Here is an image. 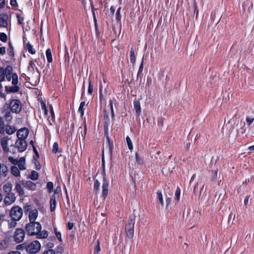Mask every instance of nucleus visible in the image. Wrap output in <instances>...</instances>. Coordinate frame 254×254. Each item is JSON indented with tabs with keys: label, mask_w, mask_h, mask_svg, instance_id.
Listing matches in <instances>:
<instances>
[{
	"label": "nucleus",
	"mask_w": 254,
	"mask_h": 254,
	"mask_svg": "<svg viewBox=\"0 0 254 254\" xmlns=\"http://www.w3.org/2000/svg\"><path fill=\"white\" fill-rule=\"evenodd\" d=\"M41 225L37 222H30L25 227L26 232L30 235H37V237L40 239L47 238L48 233L46 231H41Z\"/></svg>",
	"instance_id": "f257e3e1"
},
{
	"label": "nucleus",
	"mask_w": 254,
	"mask_h": 254,
	"mask_svg": "<svg viewBox=\"0 0 254 254\" xmlns=\"http://www.w3.org/2000/svg\"><path fill=\"white\" fill-rule=\"evenodd\" d=\"M25 250L29 254H35L38 252L41 249V245L37 241H34L30 243H23L17 246V249Z\"/></svg>",
	"instance_id": "f03ea898"
},
{
	"label": "nucleus",
	"mask_w": 254,
	"mask_h": 254,
	"mask_svg": "<svg viewBox=\"0 0 254 254\" xmlns=\"http://www.w3.org/2000/svg\"><path fill=\"white\" fill-rule=\"evenodd\" d=\"M135 221V216L129 217L126 226V231L128 238H131L133 236L134 227Z\"/></svg>",
	"instance_id": "7ed1b4c3"
},
{
	"label": "nucleus",
	"mask_w": 254,
	"mask_h": 254,
	"mask_svg": "<svg viewBox=\"0 0 254 254\" xmlns=\"http://www.w3.org/2000/svg\"><path fill=\"white\" fill-rule=\"evenodd\" d=\"M10 217L15 220H19L23 215V210L18 206H13L10 210Z\"/></svg>",
	"instance_id": "20e7f679"
},
{
	"label": "nucleus",
	"mask_w": 254,
	"mask_h": 254,
	"mask_svg": "<svg viewBox=\"0 0 254 254\" xmlns=\"http://www.w3.org/2000/svg\"><path fill=\"white\" fill-rule=\"evenodd\" d=\"M9 107L13 113H19L21 110V103L18 100H12L9 104Z\"/></svg>",
	"instance_id": "39448f33"
},
{
	"label": "nucleus",
	"mask_w": 254,
	"mask_h": 254,
	"mask_svg": "<svg viewBox=\"0 0 254 254\" xmlns=\"http://www.w3.org/2000/svg\"><path fill=\"white\" fill-rule=\"evenodd\" d=\"M25 238V232L23 229L17 228L14 233V239L17 243L22 242Z\"/></svg>",
	"instance_id": "423d86ee"
},
{
	"label": "nucleus",
	"mask_w": 254,
	"mask_h": 254,
	"mask_svg": "<svg viewBox=\"0 0 254 254\" xmlns=\"http://www.w3.org/2000/svg\"><path fill=\"white\" fill-rule=\"evenodd\" d=\"M15 146L19 152H22L26 149L27 143L24 139H17L15 142Z\"/></svg>",
	"instance_id": "0eeeda50"
},
{
	"label": "nucleus",
	"mask_w": 254,
	"mask_h": 254,
	"mask_svg": "<svg viewBox=\"0 0 254 254\" xmlns=\"http://www.w3.org/2000/svg\"><path fill=\"white\" fill-rule=\"evenodd\" d=\"M109 181L106 176L103 177V181L102 184V197L105 199L108 193Z\"/></svg>",
	"instance_id": "6e6552de"
},
{
	"label": "nucleus",
	"mask_w": 254,
	"mask_h": 254,
	"mask_svg": "<svg viewBox=\"0 0 254 254\" xmlns=\"http://www.w3.org/2000/svg\"><path fill=\"white\" fill-rule=\"evenodd\" d=\"M23 184V181L18 180L15 182V188L16 192L18 194L19 196H22L24 194V190L22 188Z\"/></svg>",
	"instance_id": "1a4fd4ad"
},
{
	"label": "nucleus",
	"mask_w": 254,
	"mask_h": 254,
	"mask_svg": "<svg viewBox=\"0 0 254 254\" xmlns=\"http://www.w3.org/2000/svg\"><path fill=\"white\" fill-rule=\"evenodd\" d=\"M16 199V197L14 193L7 194L4 197V202L6 205H10L12 204Z\"/></svg>",
	"instance_id": "9d476101"
},
{
	"label": "nucleus",
	"mask_w": 254,
	"mask_h": 254,
	"mask_svg": "<svg viewBox=\"0 0 254 254\" xmlns=\"http://www.w3.org/2000/svg\"><path fill=\"white\" fill-rule=\"evenodd\" d=\"M29 133L28 130L26 128H23L19 129L17 132V136L18 139H24L27 138Z\"/></svg>",
	"instance_id": "9b49d317"
},
{
	"label": "nucleus",
	"mask_w": 254,
	"mask_h": 254,
	"mask_svg": "<svg viewBox=\"0 0 254 254\" xmlns=\"http://www.w3.org/2000/svg\"><path fill=\"white\" fill-rule=\"evenodd\" d=\"M5 90L7 93H16L19 91V85H13L12 86H5Z\"/></svg>",
	"instance_id": "f8f14e48"
},
{
	"label": "nucleus",
	"mask_w": 254,
	"mask_h": 254,
	"mask_svg": "<svg viewBox=\"0 0 254 254\" xmlns=\"http://www.w3.org/2000/svg\"><path fill=\"white\" fill-rule=\"evenodd\" d=\"M38 215V212L37 209H33L31 210L29 214V220L30 222H35Z\"/></svg>",
	"instance_id": "ddd939ff"
},
{
	"label": "nucleus",
	"mask_w": 254,
	"mask_h": 254,
	"mask_svg": "<svg viewBox=\"0 0 254 254\" xmlns=\"http://www.w3.org/2000/svg\"><path fill=\"white\" fill-rule=\"evenodd\" d=\"M8 140H9V138L7 137H4L2 138L0 141V143H1V145L2 147V149L5 152H7L8 151Z\"/></svg>",
	"instance_id": "4468645a"
},
{
	"label": "nucleus",
	"mask_w": 254,
	"mask_h": 254,
	"mask_svg": "<svg viewBox=\"0 0 254 254\" xmlns=\"http://www.w3.org/2000/svg\"><path fill=\"white\" fill-rule=\"evenodd\" d=\"M8 173V168L4 164L0 163V176L5 177Z\"/></svg>",
	"instance_id": "2eb2a0df"
},
{
	"label": "nucleus",
	"mask_w": 254,
	"mask_h": 254,
	"mask_svg": "<svg viewBox=\"0 0 254 254\" xmlns=\"http://www.w3.org/2000/svg\"><path fill=\"white\" fill-rule=\"evenodd\" d=\"M24 45L25 49L28 51L29 53L31 54H35L36 53V50L29 42L26 43L25 41L24 40Z\"/></svg>",
	"instance_id": "dca6fc26"
},
{
	"label": "nucleus",
	"mask_w": 254,
	"mask_h": 254,
	"mask_svg": "<svg viewBox=\"0 0 254 254\" xmlns=\"http://www.w3.org/2000/svg\"><path fill=\"white\" fill-rule=\"evenodd\" d=\"M12 188V185L11 183H10L9 182H7V183H5L2 186V189H3V191H4V192L6 193V194L12 193L11 192Z\"/></svg>",
	"instance_id": "f3484780"
},
{
	"label": "nucleus",
	"mask_w": 254,
	"mask_h": 254,
	"mask_svg": "<svg viewBox=\"0 0 254 254\" xmlns=\"http://www.w3.org/2000/svg\"><path fill=\"white\" fill-rule=\"evenodd\" d=\"M17 165L18 168L21 170H24L26 169L25 167V159L24 157L20 158L17 161Z\"/></svg>",
	"instance_id": "a211bd4d"
},
{
	"label": "nucleus",
	"mask_w": 254,
	"mask_h": 254,
	"mask_svg": "<svg viewBox=\"0 0 254 254\" xmlns=\"http://www.w3.org/2000/svg\"><path fill=\"white\" fill-rule=\"evenodd\" d=\"M133 107L137 116H139L141 114V106L138 101L135 100L133 101Z\"/></svg>",
	"instance_id": "6ab92c4d"
},
{
	"label": "nucleus",
	"mask_w": 254,
	"mask_h": 254,
	"mask_svg": "<svg viewBox=\"0 0 254 254\" xmlns=\"http://www.w3.org/2000/svg\"><path fill=\"white\" fill-rule=\"evenodd\" d=\"M56 200L55 195H52L50 199V210L52 212L54 211L56 207Z\"/></svg>",
	"instance_id": "aec40b11"
},
{
	"label": "nucleus",
	"mask_w": 254,
	"mask_h": 254,
	"mask_svg": "<svg viewBox=\"0 0 254 254\" xmlns=\"http://www.w3.org/2000/svg\"><path fill=\"white\" fill-rule=\"evenodd\" d=\"M3 118L5 119V120L7 122H10L12 119L11 114L10 111L5 110L3 112Z\"/></svg>",
	"instance_id": "412c9836"
},
{
	"label": "nucleus",
	"mask_w": 254,
	"mask_h": 254,
	"mask_svg": "<svg viewBox=\"0 0 254 254\" xmlns=\"http://www.w3.org/2000/svg\"><path fill=\"white\" fill-rule=\"evenodd\" d=\"M25 186L31 190H35L36 188V184L30 181H26L25 183Z\"/></svg>",
	"instance_id": "4be33fe9"
},
{
	"label": "nucleus",
	"mask_w": 254,
	"mask_h": 254,
	"mask_svg": "<svg viewBox=\"0 0 254 254\" xmlns=\"http://www.w3.org/2000/svg\"><path fill=\"white\" fill-rule=\"evenodd\" d=\"M17 167L13 166L11 168V174L15 177H20V171Z\"/></svg>",
	"instance_id": "5701e85b"
},
{
	"label": "nucleus",
	"mask_w": 254,
	"mask_h": 254,
	"mask_svg": "<svg viewBox=\"0 0 254 254\" xmlns=\"http://www.w3.org/2000/svg\"><path fill=\"white\" fill-rule=\"evenodd\" d=\"M8 246V242L6 240H0V250H5Z\"/></svg>",
	"instance_id": "b1692460"
},
{
	"label": "nucleus",
	"mask_w": 254,
	"mask_h": 254,
	"mask_svg": "<svg viewBox=\"0 0 254 254\" xmlns=\"http://www.w3.org/2000/svg\"><path fill=\"white\" fill-rule=\"evenodd\" d=\"M134 52L135 51L134 48L132 47L130 52V61L132 64H134L135 63V56Z\"/></svg>",
	"instance_id": "393cba45"
},
{
	"label": "nucleus",
	"mask_w": 254,
	"mask_h": 254,
	"mask_svg": "<svg viewBox=\"0 0 254 254\" xmlns=\"http://www.w3.org/2000/svg\"><path fill=\"white\" fill-rule=\"evenodd\" d=\"M46 56L48 63H51L53 61L51 51L50 49H48L46 51Z\"/></svg>",
	"instance_id": "a878e982"
},
{
	"label": "nucleus",
	"mask_w": 254,
	"mask_h": 254,
	"mask_svg": "<svg viewBox=\"0 0 254 254\" xmlns=\"http://www.w3.org/2000/svg\"><path fill=\"white\" fill-rule=\"evenodd\" d=\"M12 78V84L13 85H19L18 76L16 73H13L11 75Z\"/></svg>",
	"instance_id": "bb28decb"
},
{
	"label": "nucleus",
	"mask_w": 254,
	"mask_h": 254,
	"mask_svg": "<svg viewBox=\"0 0 254 254\" xmlns=\"http://www.w3.org/2000/svg\"><path fill=\"white\" fill-rule=\"evenodd\" d=\"M15 130L16 129L13 127L10 126H6L5 127V132L8 134H13Z\"/></svg>",
	"instance_id": "cd10ccee"
},
{
	"label": "nucleus",
	"mask_w": 254,
	"mask_h": 254,
	"mask_svg": "<svg viewBox=\"0 0 254 254\" xmlns=\"http://www.w3.org/2000/svg\"><path fill=\"white\" fill-rule=\"evenodd\" d=\"M38 173L36 171H32L29 178L32 180L36 181L38 180Z\"/></svg>",
	"instance_id": "c85d7f7f"
},
{
	"label": "nucleus",
	"mask_w": 254,
	"mask_h": 254,
	"mask_svg": "<svg viewBox=\"0 0 254 254\" xmlns=\"http://www.w3.org/2000/svg\"><path fill=\"white\" fill-rule=\"evenodd\" d=\"M100 186V183H99V182L97 180H95L94 182L93 188H94V190L96 192V193H98L99 192Z\"/></svg>",
	"instance_id": "c756f323"
},
{
	"label": "nucleus",
	"mask_w": 254,
	"mask_h": 254,
	"mask_svg": "<svg viewBox=\"0 0 254 254\" xmlns=\"http://www.w3.org/2000/svg\"><path fill=\"white\" fill-rule=\"evenodd\" d=\"M85 105V102L84 101L81 102L80 104L79 107L78 108V112L80 113L81 117H82L84 115V106Z\"/></svg>",
	"instance_id": "7c9ffc66"
},
{
	"label": "nucleus",
	"mask_w": 254,
	"mask_h": 254,
	"mask_svg": "<svg viewBox=\"0 0 254 254\" xmlns=\"http://www.w3.org/2000/svg\"><path fill=\"white\" fill-rule=\"evenodd\" d=\"M3 71H4L5 75H11L12 71V67L10 65L7 66L4 69L3 68Z\"/></svg>",
	"instance_id": "2f4dec72"
},
{
	"label": "nucleus",
	"mask_w": 254,
	"mask_h": 254,
	"mask_svg": "<svg viewBox=\"0 0 254 254\" xmlns=\"http://www.w3.org/2000/svg\"><path fill=\"white\" fill-rule=\"evenodd\" d=\"M36 67V65L35 64L34 62L33 61H30L29 65L28 66V70L32 72L33 73L34 72V68Z\"/></svg>",
	"instance_id": "473e14b6"
},
{
	"label": "nucleus",
	"mask_w": 254,
	"mask_h": 254,
	"mask_svg": "<svg viewBox=\"0 0 254 254\" xmlns=\"http://www.w3.org/2000/svg\"><path fill=\"white\" fill-rule=\"evenodd\" d=\"M7 25L6 20L4 17L0 16V27H6Z\"/></svg>",
	"instance_id": "72a5a7b5"
},
{
	"label": "nucleus",
	"mask_w": 254,
	"mask_h": 254,
	"mask_svg": "<svg viewBox=\"0 0 254 254\" xmlns=\"http://www.w3.org/2000/svg\"><path fill=\"white\" fill-rule=\"evenodd\" d=\"M157 197L158 198V199L160 202V203L161 204V205L162 206L164 205V201H163V196H162V192L161 190H158L157 191Z\"/></svg>",
	"instance_id": "f704fd0d"
},
{
	"label": "nucleus",
	"mask_w": 254,
	"mask_h": 254,
	"mask_svg": "<svg viewBox=\"0 0 254 254\" xmlns=\"http://www.w3.org/2000/svg\"><path fill=\"white\" fill-rule=\"evenodd\" d=\"M180 193L181 190L179 187H177L175 194V199L177 201H179L180 199Z\"/></svg>",
	"instance_id": "c9c22d12"
},
{
	"label": "nucleus",
	"mask_w": 254,
	"mask_h": 254,
	"mask_svg": "<svg viewBox=\"0 0 254 254\" xmlns=\"http://www.w3.org/2000/svg\"><path fill=\"white\" fill-rule=\"evenodd\" d=\"M126 141H127L129 149L132 150L133 149V145H132V143L130 138L128 136H127L126 137Z\"/></svg>",
	"instance_id": "e433bc0d"
},
{
	"label": "nucleus",
	"mask_w": 254,
	"mask_h": 254,
	"mask_svg": "<svg viewBox=\"0 0 254 254\" xmlns=\"http://www.w3.org/2000/svg\"><path fill=\"white\" fill-rule=\"evenodd\" d=\"M109 106L110 107L112 118V119H114L115 113L113 109V103L112 100H110Z\"/></svg>",
	"instance_id": "4c0bfd02"
},
{
	"label": "nucleus",
	"mask_w": 254,
	"mask_h": 254,
	"mask_svg": "<svg viewBox=\"0 0 254 254\" xmlns=\"http://www.w3.org/2000/svg\"><path fill=\"white\" fill-rule=\"evenodd\" d=\"M41 106L42 109L44 111V115H47L48 109L47 108L45 103L43 101L41 102Z\"/></svg>",
	"instance_id": "58836bf2"
},
{
	"label": "nucleus",
	"mask_w": 254,
	"mask_h": 254,
	"mask_svg": "<svg viewBox=\"0 0 254 254\" xmlns=\"http://www.w3.org/2000/svg\"><path fill=\"white\" fill-rule=\"evenodd\" d=\"M18 220H15L11 219L10 221L8 222L9 227L13 228L15 227L17 224L16 221Z\"/></svg>",
	"instance_id": "ea45409f"
},
{
	"label": "nucleus",
	"mask_w": 254,
	"mask_h": 254,
	"mask_svg": "<svg viewBox=\"0 0 254 254\" xmlns=\"http://www.w3.org/2000/svg\"><path fill=\"white\" fill-rule=\"evenodd\" d=\"M5 79V75L3 71V68L0 67V82L4 81Z\"/></svg>",
	"instance_id": "a19ab883"
},
{
	"label": "nucleus",
	"mask_w": 254,
	"mask_h": 254,
	"mask_svg": "<svg viewBox=\"0 0 254 254\" xmlns=\"http://www.w3.org/2000/svg\"><path fill=\"white\" fill-rule=\"evenodd\" d=\"M59 145L57 142H55L53 146L52 152L56 153L59 151Z\"/></svg>",
	"instance_id": "79ce46f5"
},
{
	"label": "nucleus",
	"mask_w": 254,
	"mask_h": 254,
	"mask_svg": "<svg viewBox=\"0 0 254 254\" xmlns=\"http://www.w3.org/2000/svg\"><path fill=\"white\" fill-rule=\"evenodd\" d=\"M47 188L48 189L49 192H51L53 191V184L51 182H48L47 184Z\"/></svg>",
	"instance_id": "37998d69"
},
{
	"label": "nucleus",
	"mask_w": 254,
	"mask_h": 254,
	"mask_svg": "<svg viewBox=\"0 0 254 254\" xmlns=\"http://www.w3.org/2000/svg\"><path fill=\"white\" fill-rule=\"evenodd\" d=\"M0 40L3 42H5L7 41V35L4 33H1Z\"/></svg>",
	"instance_id": "c03bdc74"
},
{
	"label": "nucleus",
	"mask_w": 254,
	"mask_h": 254,
	"mask_svg": "<svg viewBox=\"0 0 254 254\" xmlns=\"http://www.w3.org/2000/svg\"><path fill=\"white\" fill-rule=\"evenodd\" d=\"M254 121V118L252 117H247L246 121L249 126L251 125Z\"/></svg>",
	"instance_id": "a18cd8bd"
},
{
	"label": "nucleus",
	"mask_w": 254,
	"mask_h": 254,
	"mask_svg": "<svg viewBox=\"0 0 254 254\" xmlns=\"http://www.w3.org/2000/svg\"><path fill=\"white\" fill-rule=\"evenodd\" d=\"M8 160L13 165H16L18 160L14 159L12 157H9Z\"/></svg>",
	"instance_id": "49530a36"
},
{
	"label": "nucleus",
	"mask_w": 254,
	"mask_h": 254,
	"mask_svg": "<svg viewBox=\"0 0 254 254\" xmlns=\"http://www.w3.org/2000/svg\"><path fill=\"white\" fill-rule=\"evenodd\" d=\"M17 21L19 24L22 25L23 23L24 18L19 14L17 15Z\"/></svg>",
	"instance_id": "de8ad7c7"
},
{
	"label": "nucleus",
	"mask_w": 254,
	"mask_h": 254,
	"mask_svg": "<svg viewBox=\"0 0 254 254\" xmlns=\"http://www.w3.org/2000/svg\"><path fill=\"white\" fill-rule=\"evenodd\" d=\"M93 86L92 85L91 82H89V86H88V93L89 94H91L93 92Z\"/></svg>",
	"instance_id": "09e8293b"
},
{
	"label": "nucleus",
	"mask_w": 254,
	"mask_h": 254,
	"mask_svg": "<svg viewBox=\"0 0 254 254\" xmlns=\"http://www.w3.org/2000/svg\"><path fill=\"white\" fill-rule=\"evenodd\" d=\"M56 237H57L58 239L60 241V242H62V235H61V233L59 232H56Z\"/></svg>",
	"instance_id": "8fccbe9b"
},
{
	"label": "nucleus",
	"mask_w": 254,
	"mask_h": 254,
	"mask_svg": "<svg viewBox=\"0 0 254 254\" xmlns=\"http://www.w3.org/2000/svg\"><path fill=\"white\" fill-rule=\"evenodd\" d=\"M43 254H55V252L53 250H49L44 253Z\"/></svg>",
	"instance_id": "3c124183"
},
{
	"label": "nucleus",
	"mask_w": 254,
	"mask_h": 254,
	"mask_svg": "<svg viewBox=\"0 0 254 254\" xmlns=\"http://www.w3.org/2000/svg\"><path fill=\"white\" fill-rule=\"evenodd\" d=\"M143 62H142V63L140 65L139 68L138 69V75H139V74H140L142 73V70H143Z\"/></svg>",
	"instance_id": "603ef678"
},
{
	"label": "nucleus",
	"mask_w": 254,
	"mask_h": 254,
	"mask_svg": "<svg viewBox=\"0 0 254 254\" xmlns=\"http://www.w3.org/2000/svg\"><path fill=\"white\" fill-rule=\"evenodd\" d=\"M73 223L71 222H68L67 225V229L68 230H71L73 227Z\"/></svg>",
	"instance_id": "864d4df0"
},
{
	"label": "nucleus",
	"mask_w": 254,
	"mask_h": 254,
	"mask_svg": "<svg viewBox=\"0 0 254 254\" xmlns=\"http://www.w3.org/2000/svg\"><path fill=\"white\" fill-rule=\"evenodd\" d=\"M100 251V246H99V241H97V245L96 248H95V251H95V252L98 253Z\"/></svg>",
	"instance_id": "5fc2aeb1"
},
{
	"label": "nucleus",
	"mask_w": 254,
	"mask_h": 254,
	"mask_svg": "<svg viewBox=\"0 0 254 254\" xmlns=\"http://www.w3.org/2000/svg\"><path fill=\"white\" fill-rule=\"evenodd\" d=\"M95 29L96 35V36L97 37H99V35H100V33H99V31L98 25H95Z\"/></svg>",
	"instance_id": "6e6d98bb"
},
{
	"label": "nucleus",
	"mask_w": 254,
	"mask_h": 254,
	"mask_svg": "<svg viewBox=\"0 0 254 254\" xmlns=\"http://www.w3.org/2000/svg\"><path fill=\"white\" fill-rule=\"evenodd\" d=\"M120 10H121V8L120 7L117 9V14L118 15L117 19H119V20H120L121 17V15L120 14Z\"/></svg>",
	"instance_id": "4d7b16f0"
},
{
	"label": "nucleus",
	"mask_w": 254,
	"mask_h": 254,
	"mask_svg": "<svg viewBox=\"0 0 254 254\" xmlns=\"http://www.w3.org/2000/svg\"><path fill=\"white\" fill-rule=\"evenodd\" d=\"M5 53V47H0V54L3 55Z\"/></svg>",
	"instance_id": "13d9d810"
},
{
	"label": "nucleus",
	"mask_w": 254,
	"mask_h": 254,
	"mask_svg": "<svg viewBox=\"0 0 254 254\" xmlns=\"http://www.w3.org/2000/svg\"><path fill=\"white\" fill-rule=\"evenodd\" d=\"M110 11L111 12L112 15H113L115 12V8L114 7V6H111L110 8Z\"/></svg>",
	"instance_id": "bf43d9fd"
},
{
	"label": "nucleus",
	"mask_w": 254,
	"mask_h": 254,
	"mask_svg": "<svg viewBox=\"0 0 254 254\" xmlns=\"http://www.w3.org/2000/svg\"><path fill=\"white\" fill-rule=\"evenodd\" d=\"M104 118H105L107 120H109V113L106 110L104 111Z\"/></svg>",
	"instance_id": "052dcab7"
},
{
	"label": "nucleus",
	"mask_w": 254,
	"mask_h": 254,
	"mask_svg": "<svg viewBox=\"0 0 254 254\" xmlns=\"http://www.w3.org/2000/svg\"><path fill=\"white\" fill-rule=\"evenodd\" d=\"M10 4L13 6H16L17 4L16 0H10Z\"/></svg>",
	"instance_id": "680f3d73"
},
{
	"label": "nucleus",
	"mask_w": 254,
	"mask_h": 254,
	"mask_svg": "<svg viewBox=\"0 0 254 254\" xmlns=\"http://www.w3.org/2000/svg\"><path fill=\"white\" fill-rule=\"evenodd\" d=\"M5 4L4 0H0V8H2Z\"/></svg>",
	"instance_id": "e2e57ef3"
},
{
	"label": "nucleus",
	"mask_w": 254,
	"mask_h": 254,
	"mask_svg": "<svg viewBox=\"0 0 254 254\" xmlns=\"http://www.w3.org/2000/svg\"><path fill=\"white\" fill-rule=\"evenodd\" d=\"M93 19H94V22L95 26L98 25L97 23V19H96V18L95 16V14L94 12H93Z\"/></svg>",
	"instance_id": "0e129e2a"
},
{
	"label": "nucleus",
	"mask_w": 254,
	"mask_h": 254,
	"mask_svg": "<svg viewBox=\"0 0 254 254\" xmlns=\"http://www.w3.org/2000/svg\"><path fill=\"white\" fill-rule=\"evenodd\" d=\"M7 254H21L18 251H12L8 253Z\"/></svg>",
	"instance_id": "69168bd1"
},
{
	"label": "nucleus",
	"mask_w": 254,
	"mask_h": 254,
	"mask_svg": "<svg viewBox=\"0 0 254 254\" xmlns=\"http://www.w3.org/2000/svg\"><path fill=\"white\" fill-rule=\"evenodd\" d=\"M11 75H12L11 74L8 75H5V77H6L7 81H10L11 79H12Z\"/></svg>",
	"instance_id": "338daca9"
},
{
	"label": "nucleus",
	"mask_w": 254,
	"mask_h": 254,
	"mask_svg": "<svg viewBox=\"0 0 254 254\" xmlns=\"http://www.w3.org/2000/svg\"><path fill=\"white\" fill-rule=\"evenodd\" d=\"M249 198V196H247L245 197V200H244V202H245V204H247V203L248 202Z\"/></svg>",
	"instance_id": "774afa93"
}]
</instances>
